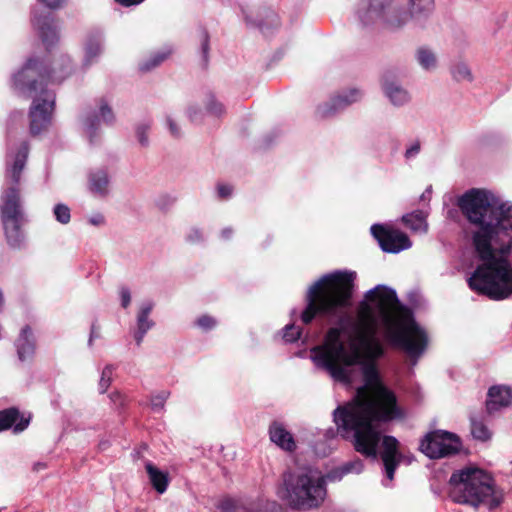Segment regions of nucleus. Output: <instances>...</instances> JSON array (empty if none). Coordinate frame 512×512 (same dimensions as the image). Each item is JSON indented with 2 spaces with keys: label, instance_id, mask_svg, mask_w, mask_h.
<instances>
[{
  "label": "nucleus",
  "instance_id": "de8ad7c7",
  "mask_svg": "<svg viewBox=\"0 0 512 512\" xmlns=\"http://www.w3.org/2000/svg\"><path fill=\"white\" fill-rule=\"evenodd\" d=\"M44 3L48 8L55 9L58 8L63 0H39Z\"/></svg>",
  "mask_w": 512,
  "mask_h": 512
},
{
  "label": "nucleus",
  "instance_id": "9d476101",
  "mask_svg": "<svg viewBox=\"0 0 512 512\" xmlns=\"http://www.w3.org/2000/svg\"><path fill=\"white\" fill-rule=\"evenodd\" d=\"M370 231L380 248L386 253L397 254L412 246L411 240L402 231L386 227L382 224H373Z\"/></svg>",
  "mask_w": 512,
  "mask_h": 512
},
{
  "label": "nucleus",
  "instance_id": "ddd939ff",
  "mask_svg": "<svg viewBox=\"0 0 512 512\" xmlns=\"http://www.w3.org/2000/svg\"><path fill=\"white\" fill-rule=\"evenodd\" d=\"M110 182L106 167L91 169L87 174V188L94 197L106 198L110 193Z\"/></svg>",
  "mask_w": 512,
  "mask_h": 512
},
{
  "label": "nucleus",
  "instance_id": "bb28decb",
  "mask_svg": "<svg viewBox=\"0 0 512 512\" xmlns=\"http://www.w3.org/2000/svg\"><path fill=\"white\" fill-rule=\"evenodd\" d=\"M172 53V48L165 47L160 51L154 52L149 58L143 60L139 64V69L142 72H149L158 67L164 60H166Z\"/></svg>",
  "mask_w": 512,
  "mask_h": 512
},
{
  "label": "nucleus",
  "instance_id": "2eb2a0df",
  "mask_svg": "<svg viewBox=\"0 0 512 512\" xmlns=\"http://www.w3.org/2000/svg\"><path fill=\"white\" fill-rule=\"evenodd\" d=\"M512 405V388L506 385H494L489 388L486 399V411L493 414Z\"/></svg>",
  "mask_w": 512,
  "mask_h": 512
},
{
  "label": "nucleus",
  "instance_id": "f8f14e48",
  "mask_svg": "<svg viewBox=\"0 0 512 512\" xmlns=\"http://www.w3.org/2000/svg\"><path fill=\"white\" fill-rule=\"evenodd\" d=\"M105 49V34L101 29H92L86 35L83 50L84 55L82 59L83 70L89 69L92 65L96 64Z\"/></svg>",
  "mask_w": 512,
  "mask_h": 512
},
{
  "label": "nucleus",
  "instance_id": "37998d69",
  "mask_svg": "<svg viewBox=\"0 0 512 512\" xmlns=\"http://www.w3.org/2000/svg\"><path fill=\"white\" fill-rule=\"evenodd\" d=\"M88 223L93 226H103L105 224V217L101 213H94L89 216Z\"/></svg>",
  "mask_w": 512,
  "mask_h": 512
},
{
  "label": "nucleus",
  "instance_id": "c9c22d12",
  "mask_svg": "<svg viewBox=\"0 0 512 512\" xmlns=\"http://www.w3.org/2000/svg\"><path fill=\"white\" fill-rule=\"evenodd\" d=\"M185 239L188 243L196 244L203 241V233L200 229L192 227L186 234Z\"/></svg>",
  "mask_w": 512,
  "mask_h": 512
},
{
  "label": "nucleus",
  "instance_id": "a211bd4d",
  "mask_svg": "<svg viewBox=\"0 0 512 512\" xmlns=\"http://www.w3.org/2000/svg\"><path fill=\"white\" fill-rule=\"evenodd\" d=\"M153 307L154 303L152 301H145L140 305L136 317V329L133 335L137 346L142 344L146 333L155 325L154 321L149 319V315L152 312Z\"/></svg>",
  "mask_w": 512,
  "mask_h": 512
},
{
  "label": "nucleus",
  "instance_id": "aec40b11",
  "mask_svg": "<svg viewBox=\"0 0 512 512\" xmlns=\"http://www.w3.org/2000/svg\"><path fill=\"white\" fill-rule=\"evenodd\" d=\"M268 432L270 440L282 450L293 452L296 449L294 437L285 428L283 423L273 421L269 426Z\"/></svg>",
  "mask_w": 512,
  "mask_h": 512
},
{
  "label": "nucleus",
  "instance_id": "0eeeda50",
  "mask_svg": "<svg viewBox=\"0 0 512 512\" xmlns=\"http://www.w3.org/2000/svg\"><path fill=\"white\" fill-rule=\"evenodd\" d=\"M283 486L289 505L299 511L320 507L327 494L324 477L311 469L284 473Z\"/></svg>",
  "mask_w": 512,
  "mask_h": 512
},
{
  "label": "nucleus",
  "instance_id": "412c9836",
  "mask_svg": "<svg viewBox=\"0 0 512 512\" xmlns=\"http://www.w3.org/2000/svg\"><path fill=\"white\" fill-rule=\"evenodd\" d=\"M17 355L20 361H26L33 357L36 348L34 334L30 326H24L15 341Z\"/></svg>",
  "mask_w": 512,
  "mask_h": 512
},
{
  "label": "nucleus",
  "instance_id": "6e6552de",
  "mask_svg": "<svg viewBox=\"0 0 512 512\" xmlns=\"http://www.w3.org/2000/svg\"><path fill=\"white\" fill-rule=\"evenodd\" d=\"M462 448L459 436L445 430L427 433L420 442V451L430 459H440L456 455Z\"/></svg>",
  "mask_w": 512,
  "mask_h": 512
},
{
  "label": "nucleus",
  "instance_id": "6e6d98bb",
  "mask_svg": "<svg viewBox=\"0 0 512 512\" xmlns=\"http://www.w3.org/2000/svg\"><path fill=\"white\" fill-rule=\"evenodd\" d=\"M328 437L331 435L333 436L334 435V431L331 429V430H328L327 431V434H326Z\"/></svg>",
  "mask_w": 512,
  "mask_h": 512
},
{
  "label": "nucleus",
  "instance_id": "7ed1b4c3",
  "mask_svg": "<svg viewBox=\"0 0 512 512\" xmlns=\"http://www.w3.org/2000/svg\"><path fill=\"white\" fill-rule=\"evenodd\" d=\"M435 0H359L354 15L363 27L382 25L390 31L402 30L409 22L425 28L435 12Z\"/></svg>",
  "mask_w": 512,
  "mask_h": 512
},
{
  "label": "nucleus",
  "instance_id": "f257e3e1",
  "mask_svg": "<svg viewBox=\"0 0 512 512\" xmlns=\"http://www.w3.org/2000/svg\"><path fill=\"white\" fill-rule=\"evenodd\" d=\"M355 274L340 272L325 274L308 289L306 307L301 313L304 324H310L317 315L338 318L337 326L328 329L324 343L311 350V360L319 369L344 385L354 381L355 367L359 366L364 385L357 388L352 407L338 406L333 412L337 431L344 439H351L354 449L366 458L381 459L387 479L392 481L402 461L399 441L390 435L382 436L380 424L405 417L397 397L380 381L376 360L385 349L377 338L378 323L386 321V337L395 347L405 352L412 366L416 365L428 346L426 331L408 313L399 325L388 319L390 308L399 304L396 291L377 285L365 293L359 303L358 316L343 313L351 306Z\"/></svg>",
  "mask_w": 512,
  "mask_h": 512
},
{
  "label": "nucleus",
  "instance_id": "4be33fe9",
  "mask_svg": "<svg viewBox=\"0 0 512 512\" xmlns=\"http://www.w3.org/2000/svg\"><path fill=\"white\" fill-rule=\"evenodd\" d=\"M145 469L147 471L150 483L152 484L153 488L159 494H163L167 490L169 484L168 473L158 469L151 462H147L145 464Z\"/></svg>",
  "mask_w": 512,
  "mask_h": 512
},
{
  "label": "nucleus",
  "instance_id": "c756f323",
  "mask_svg": "<svg viewBox=\"0 0 512 512\" xmlns=\"http://www.w3.org/2000/svg\"><path fill=\"white\" fill-rule=\"evenodd\" d=\"M152 122L150 120L141 121L136 124L135 134L139 144L142 147L149 146L148 132L151 129Z\"/></svg>",
  "mask_w": 512,
  "mask_h": 512
},
{
  "label": "nucleus",
  "instance_id": "4c0bfd02",
  "mask_svg": "<svg viewBox=\"0 0 512 512\" xmlns=\"http://www.w3.org/2000/svg\"><path fill=\"white\" fill-rule=\"evenodd\" d=\"M197 325L203 330H211L216 326V320L209 315H202L197 319Z\"/></svg>",
  "mask_w": 512,
  "mask_h": 512
},
{
  "label": "nucleus",
  "instance_id": "9b49d317",
  "mask_svg": "<svg viewBox=\"0 0 512 512\" xmlns=\"http://www.w3.org/2000/svg\"><path fill=\"white\" fill-rule=\"evenodd\" d=\"M362 97L363 92L358 88L343 90L330 98L327 102L318 105L316 114L321 118L332 117L348 106L360 101Z\"/></svg>",
  "mask_w": 512,
  "mask_h": 512
},
{
  "label": "nucleus",
  "instance_id": "79ce46f5",
  "mask_svg": "<svg viewBox=\"0 0 512 512\" xmlns=\"http://www.w3.org/2000/svg\"><path fill=\"white\" fill-rule=\"evenodd\" d=\"M233 188L230 185L219 184L217 186V193L219 198L227 199L232 195Z\"/></svg>",
  "mask_w": 512,
  "mask_h": 512
},
{
  "label": "nucleus",
  "instance_id": "f03ea898",
  "mask_svg": "<svg viewBox=\"0 0 512 512\" xmlns=\"http://www.w3.org/2000/svg\"><path fill=\"white\" fill-rule=\"evenodd\" d=\"M470 224L472 244L483 261L468 279V285L493 300L512 295V203L493 192L471 189L458 200Z\"/></svg>",
  "mask_w": 512,
  "mask_h": 512
},
{
  "label": "nucleus",
  "instance_id": "5701e85b",
  "mask_svg": "<svg viewBox=\"0 0 512 512\" xmlns=\"http://www.w3.org/2000/svg\"><path fill=\"white\" fill-rule=\"evenodd\" d=\"M418 65L425 71H433L438 66V58L436 53L427 46H420L414 54Z\"/></svg>",
  "mask_w": 512,
  "mask_h": 512
},
{
  "label": "nucleus",
  "instance_id": "09e8293b",
  "mask_svg": "<svg viewBox=\"0 0 512 512\" xmlns=\"http://www.w3.org/2000/svg\"><path fill=\"white\" fill-rule=\"evenodd\" d=\"M143 1L144 0H115V2H117L118 4H120L122 6H125V7H130V6H133V5H138L141 2H143Z\"/></svg>",
  "mask_w": 512,
  "mask_h": 512
},
{
  "label": "nucleus",
  "instance_id": "20e7f679",
  "mask_svg": "<svg viewBox=\"0 0 512 512\" xmlns=\"http://www.w3.org/2000/svg\"><path fill=\"white\" fill-rule=\"evenodd\" d=\"M29 147L22 142L14 155L6 161L5 188L0 197V213L5 236L13 248H20L25 236L22 230L26 218L20 198V179L26 165Z\"/></svg>",
  "mask_w": 512,
  "mask_h": 512
},
{
  "label": "nucleus",
  "instance_id": "cd10ccee",
  "mask_svg": "<svg viewBox=\"0 0 512 512\" xmlns=\"http://www.w3.org/2000/svg\"><path fill=\"white\" fill-rule=\"evenodd\" d=\"M244 19L248 26L257 27L264 35L271 34V29H276L279 26V20L276 14L270 12L267 15L266 22H255L251 19V17L243 10Z\"/></svg>",
  "mask_w": 512,
  "mask_h": 512
},
{
  "label": "nucleus",
  "instance_id": "a19ab883",
  "mask_svg": "<svg viewBox=\"0 0 512 512\" xmlns=\"http://www.w3.org/2000/svg\"><path fill=\"white\" fill-rule=\"evenodd\" d=\"M187 116L192 122H196L202 117V110L198 105H190L187 108Z\"/></svg>",
  "mask_w": 512,
  "mask_h": 512
},
{
  "label": "nucleus",
  "instance_id": "7c9ffc66",
  "mask_svg": "<svg viewBox=\"0 0 512 512\" xmlns=\"http://www.w3.org/2000/svg\"><path fill=\"white\" fill-rule=\"evenodd\" d=\"M204 104L206 111L213 116L220 117L225 113L223 104L212 93L206 95Z\"/></svg>",
  "mask_w": 512,
  "mask_h": 512
},
{
  "label": "nucleus",
  "instance_id": "a18cd8bd",
  "mask_svg": "<svg viewBox=\"0 0 512 512\" xmlns=\"http://www.w3.org/2000/svg\"><path fill=\"white\" fill-rule=\"evenodd\" d=\"M54 215L60 223H64V204L59 203L54 208Z\"/></svg>",
  "mask_w": 512,
  "mask_h": 512
},
{
  "label": "nucleus",
  "instance_id": "72a5a7b5",
  "mask_svg": "<svg viewBox=\"0 0 512 512\" xmlns=\"http://www.w3.org/2000/svg\"><path fill=\"white\" fill-rule=\"evenodd\" d=\"M170 396V392L167 390H162L157 392L156 394L151 395L150 398V406L151 409L156 412H162L165 407V403Z\"/></svg>",
  "mask_w": 512,
  "mask_h": 512
},
{
  "label": "nucleus",
  "instance_id": "e433bc0d",
  "mask_svg": "<svg viewBox=\"0 0 512 512\" xmlns=\"http://www.w3.org/2000/svg\"><path fill=\"white\" fill-rule=\"evenodd\" d=\"M421 151V143L419 140H415L413 143H411L405 153H404V157L406 160H411V159H414L415 157H417V155L420 153Z\"/></svg>",
  "mask_w": 512,
  "mask_h": 512
},
{
  "label": "nucleus",
  "instance_id": "f3484780",
  "mask_svg": "<svg viewBox=\"0 0 512 512\" xmlns=\"http://www.w3.org/2000/svg\"><path fill=\"white\" fill-rule=\"evenodd\" d=\"M33 22L48 49L59 40L56 24L51 12H47L46 15L34 14Z\"/></svg>",
  "mask_w": 512,
  "mask_h": 512
},
{
  "label": "nucleus",
  "instance_id": "3c124183",
  "mask_svg": "<svg viewBox=\"0 0 512 512\" xmlns=\"http://www.w3.org/2000/svg\"><path fill=\"white\" fill-rule=\"evenodd\" d=\"M44 468H45V464L44 463L38 462V463L34 464V470L35 471H39L40 469H44Z\"/></svg>",
  "mask_w": 512,
  "mask_h": 512
},
{
  "label": "nucleus",
  "instance_id": "1a4fd4ad",
  "mask_svg": "<svg viewBox=\"0 0 512 512\" xmlns=\"http://www.w3.org/2000/svg\"><path fill=\"white\" fill-rule=\"evenodd\" d=\"M101 122L106 126H113L116 122L112 107L103 98L99 100L97 110L88 112L83 119V129L91 146H97L102 141Z\"/></svg>",
  "mask_w": 512,
  "mask_h": 512
},
{
  "label": "nucleus",
  "instance_id": "6ab92c4d",
  "mask_svg": "<svg viewBox=\"0 0 512 512\" xmlns=\"http://www.w3.org/2000/svg\"><path fill=\"white\" fill-rule=\"evenodd\" d=\"M30 423V417L20 414V411L11 407L0 411V431L12 428L14 433L24 431Z\"/></svg>",
  "mask_w": 512,
  "mask_h": 512
},
{
  "label": "nucleus",
  "instance_id": "473e14b6",
  "mask_svg": "<svg viewBox=\"0 0 512 512\" xmlns=\"http://www.w3.org/2000/svg\"><path fill=\"white\" fill-rule=\"evenodd\" d=\"M116 367L113 364H107L101 373L98 389L101 394L105 393L112 382V375Z\"/></svg>",
  "mask_w": 512,
  "mask_h": 512
},
{
  "label": "nucleus",
  "instance_id": "864d4df0",
  "mask_svg": "<svg viewBox=\"0 0 512 512\" xmlns=\"http://www.w3.org/2000/svg\"><path fill=\"white\" fill-rule=\"evenodd\" d=\"M431 193V187L427 188L426 191L422 194L421 198L425 199L427 195Z\"/></svg>",
  "mask_w": 512,
  "mask_h": 512
},
{
  "label": "nucleus",
  "instance_id": "603ef678",
  "mask_svg": "<svg viewBox=\"0 0 512 512\" xmlns=\"http://www.w3.org/2000/svg\"><path fill=\"white\" fill-rule=\"evenodd\" d=\"M109 446V442L108 441H102L100 444H99V447L101 450H105L107 449V447Z\"/></svg>",
  "mask_w": 512,
  "mask_h": 512
},
{
  "label": "nucleus",
  "instance_id": "2f4dec72",
  "mask_svg": "<svg viewBox=\"0 0 512 512\" xmlns=\"http://www.w3.org/2000/svg\"><path fill=\"white\" fill-rule=\"evenodd\" d=\"M471 434L475 439L486 441L490 438L491 434L487 426L475 419H471Z\"/></svg>",
  "mask_w": 512,
  "mask_h": 512
},
{
  "label": "nucleus",
  "instance_id": "4468645a",
  "mask_svg": "<svg viewBox=\"0 0 512 512\" xmlns=\"http://www.w3.org/2000/svg\"><path fill=\"white\" fill-rule=\"evenodd\" d=\"M381 88L385 97L395 107H402L411 100L409 91L399 81L392 79L389 75L382 77Z\"/></svg>",
  "mask_w": 512,
  "mask_h": 512
},
{
  "label": "nucleus",
  "instance_id": "58836bf2",
  "mask_svg": "<svg viewBox=\"0 0 512 512\" xmlns=\"http://www.w3.org/2000/svg\"><path fill=\"white\" fill-rule=\"evenodd\" d=\"M111 403L118 409L123 408L126 405V396L120 391H113L109 394Z\"/></svg>",
  "mask_w": 512,
  "mask_h": 512
},
{
  "label": "nucleus",
  "instance_id": "dca6fc26",
  "mask_svg": "<svg viewBox=\"0 0 512 512\" xmlns=\"http://www.w3.org/2000/svg\"><path fill=\"white\" fill-rule=\"evenodd\" d=\"M222 512H281L280 506L274 501H259L244 505L232 499L221 502Z\"/></svg>",
  "mask_w": 512,
  "mask_h": 512
},
{
  "label": "nucleus",
  "instance_id": "5fc2aeb1",
  "mask_svg": "<svg viewBox=\"0 0 512 512\" xmlns=\"http://www.w3.org/2000/svg\"><path fill=\"white\" fill-rule=\"evenodd\" d=\"M70 220V212L69 209L66 207V223H68Z\"/></svg>",
  "mask_w": 512,
  "mask_h": 512
},
{
  "label": "nucleus",
  "instance_id": "39448f33",
  "mask_svg": "<svg viewBox=\"0 0 512 512\" xmlns=\"http://www.w3.org/2000/svg\"><path fill=\"white\" fill-rule=\"evenodd\" d=\"M449 496L459 504L488 510L498 507L501 496L497 494L492 477L479 468L466 467L452 473L449 479Z\"/></svg>",
  "mask_w": 512,
  "mask_h": 512
},
{
  "label": "nucleus",
  "instance_id": "393cba45",
  "mask_svg": "<svg viewBox=\"0 0 512 512\" xmlns=\"http://www.w3.org/2000/svg\"><path fill=\"white\" fill-rule=\"evenodd\" d=\"M450 74L452 79L458 83H472L474 81V75L469 64L463 60H458L451 65Z\"/></svg>",
  "mask_w": 512,
  "mask_h": 512
},
{
  "label": "nucleus",
  "instance_id": "f704fd0d",
  "mask_svg": "<svg viewBox=\"0 0 512 512\" xmlns=\"http://www.w3.org/2000/svg\"><path fill=\"white\" fill-rule=\"evenodd\" d=\"M283 339L286 342H295L298 339H300L302 334V329L299 327H296L294 324H288L283 329Z\"/></svg>",
  "mask_w": 512,
  "mask_h": 512
},
{
  "label": "nucleus",
  "instance_id": "b1692460",
  "mask_svg": "<svg viewBox=\"0 0 512 512\" xmlns=\"http://www.w3.org/2000/svg\"><path fill=\"white\" fill-rule=\"evenodd\" d=\"M364 463L361 459L356 458L354 460L344 463L342 466L332 470L328 477L331 480H340L343 476L354 473L359 474L363 471Z\"/></svg>",
  "mask_w": 512,
  "mask_h": 512
},
{
  "label": "nucleus",
  "instance_id": "c03bdc74",
  "mask_svg": "<svg viewBox=\"0 0 512 512\" xmlns=\"http://www.w3.org/2000/svg\"><path fill=\"white\" fill-rule=\"evenodd\" d=\"M168 129L173 137H179L180 136V128L179 126L174 122V120L171 117H167L166 119Z\"/></svg>",
  "mask_w": 512,
  "mask_h": 512
},
{
  "label": "nucleus",
  "instance_id": "ea45409f",
  "mask_svg": "<svg viewBox=\"0 0 512 512\" xmlns=\"http://www.w3.org/2000/svg\"><path fill=\"white\" fill-rule=\"evenodd\" d=\"M121 306L126 309L129 307L131 303V292L130 289L126 286H122L119 290Z\"/></svg>",
  "mask_w": 512,
  "mask_h": 512
},
{
  "label": "nucleus",
  "instance_id": "49530a36",
  "mask_svg": "<svg viewBox=\"0 0 512 512\" xmlns=\"http://www.w3.org/2000/svg\"><path fill=\"white\" fill-rule=\"evenodd\" d=\"M99 337H100L99 327L95 323H93L92 326H91V331H90V336H89V340H88V345L91 346L93 340L96 339V338H99Z\"/></svg>",
  "mask_w": 512,
  "mask_h": 512
},
{
  "label": "nucleus",
  "instance_id": "c85d7f7f",
  "mask_svg": "<svg viewBox=\"0 0 512 512\" xmlns=\"http://www.w3.org/2000/svg\"><path fill=\"white\" fill-rule=\"evenodd\" d=\"M198 39L200 42V50L202 54L201 65L203 67H207L209 62V51H210V35L206 28L199 27L198 30Z\"/></svg>",
  "mask_w": 512,
  "mask_h": 512
},
{
  "label": "nucleus",
  "instance_id": "8fccbe9b",
  "mask_svg": "<svg viewBox=\"0 0 512 512\" xmlns=\"http://www.w3.org/2000/svg\"><path fill=\"white\" fill-rule=\"evenodd\" d=\"M233 234V230L232 228H224L222 231H221V237L225 240H228L230 239V237L232 236Z\"/></svg>",
  "mask_w": 512,
  "mask_h": 512
},
{
  "label": "nucleus",
  "instance_id": "a878e982",
  "mask_svg": "<svg viewBox=\"0 0 512 512\" xmlns=\"http://www.w3.org/2000/svg\"><path fill=\"white\" fill-rule=\"evenodd\" d=\"M403 223L414 232L426 233L428 224L426 222L425 214L420 211H414L402 217Z\"/></svg>",
  "mask_w": 512,
  "mask_h": 512
},
{
  "label": "nucleus",
  "instance_id": "423d86ee",
  "mask_svg": "<svg viewBox=\"0 0 512 512\" xmlns=\"http://www.w3.org/2000/svg\"><path fill=\"white\" fill-rule=\"evenodd\" d=\"M37 60L29 59L25 66L13 77L15 90L25 96L34 97L30 108V132L37 135L48 127L51 122L55 104V94L44 87L43 81H38Z\"/></svg>",
  "mask_w": 512,
  "mask_h": 512
}]
</instances>
